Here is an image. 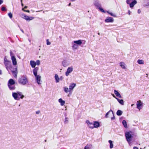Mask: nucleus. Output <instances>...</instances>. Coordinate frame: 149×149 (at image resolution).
Returning <instances> with one entry per match:
<instances>
[{
  "instance_id": "obj_15",
  "label": "nucleus",
  "mask_w": 149,
  "mask_h": 149,
  "mask_svg": "<svg viewBox=\"0 0 149 149\" xmlns=\"http://www.w3.org/2000/svg\"><path fill=\"white\" fill-rule=\"evenodd\" d=\"M137 1L136 0H134L129 4L131 8H132L136 4Z\"/></svg>"
},
{
  "instance_id": "obj_27",
  "label": "nucleus",
  "mask_w": 149,
  "mask_h": 149,
  "mask_svg": "<svg viewBox=\"0 0 149 149\" xmlns=\"http://www.w3.org/2000/svg\"><path fill=\"white\" fill-rule=\"evenodd\" d=\"M74 42L78 45H80L82 44V42L81 40H78L74 41Z\"/></svg>"
},
{
  "instance_id": "obj_48",
  "label": "nucleus",
  "mask_w": 149,
  "mask_h": 149,
  "mask_svg": "<svg viewBox=\"0 0 149 149\" xmlns=\"http://www.w3.org/2000/svg\"><path fill=\"white\" fill-rule=\"evenodd\" d=\"M141 13V10L140 9H138V13L139 14L140 13Z\"/></svg>"
},
{
  "instance_id": "obj_28",
  "label": "nucleus",
  "mask_w": 149,
  "mask_h": 149,
  "mask_svg": "<svg viewBox=\"0 0 149 149\" xmlns=\"http://www.w3.org/2000/svg\"><path fill=\"white\" fill-rule=\"evenodd\" d=\"M109 142L110 143V148L111 149L113 148V142L112 141L109 140Z\"/></svg>"
},
{
  "instance_id": "obj_45",
  "label": "nucleus",
  "mask_w": 149,
  "mask_h": 149,
  "mask_svg": "<svg viewBox=\"0 0 149 149\" xmlns=\"http://www.w3.org/2000/svg\"><path fill=\"white\" fill-rule=\"evenodd\" d=\"M22 10H23L24 11H25V12H28V13H29L30 12L29 10H24V8H22Z\"/></svg>"
},
{
  "instance_id": "obj_59",
  "label": "nucleus",
  "mask_w": 149,
  "mask_h": 149,
  "mask_svg": "<svg viewBox=\"0 0 149 149\" xmlns=\"http://www.w3.org/2000/svg\"><path fill=\"white\" fill-rule=\"evenodd\" d=\"M72 1H75L76 0H70Z\"/></svg>"
},
{
  "instance_id": "obj_56",
  "label": "nucleus",
  "mask_w": 149,
  "mask_h": 149,
  "mask_svg": "<svg viewBox=\"0 0 149 149\" xmlns=\"http://www.w3.org/2000/svg\"><path fill=\"white\" fill-rule=\"evenodd\" d=\"M107 12L108 13V14H109V13H111L110 12H109L108 11H107Z\"/></svg>"
},
{
  "instance_id": "obj_29",
  "label": "nucleus",
  "mask_w": 149,
  "mask_h": 149,
  "mask_svg": "<svg viewBox=\"0 0 149 149\" xmlns=\"http://www.w3.org/2000/svg\"><path fill=\"white\" fill-rule=\"evenodd\" d=\"M63 89L64 91L66 93H68V92H70V91L69 89V88H68L67 87H63Z\"/></svg>"
},
{
  "instance_id": "obj_37",
  "label": "nucleus",
  "mask_w": 149,
  "mask_h": 149,
  "mask_svg": "<svg viewBox=\"0 0 149 149\" xmlns=\"http://www.w3.org/2000/svg\"><path fill=\"white\" fill-rule=\"evenodd\" d=\"M9 61H9L8 60V59H7V58L6 57H5L4 58V62H3L4 64L5 63H6L8 62Z\"/></svg>"
},
{
  "instance_id": "obj_23",
  "label": "nucleus",
  "mask_w": 149,
  "mask_h": 149,
  "mask_svg": "<svg viewBox=\"0 0 149 149\" xmlns=\"http://www.w3.org/2000/svg\"><path fill=\"white\" fill-rule=\"evenodd\" d=\"M54 78L56 83H58L59 81V78L57 74H55L54 76Z\"/></svg>"
},
{
  "instance_id": "obj_5",
  "label": "nucleus",
  "mask_w": 149,
  "mask_h": 149,
  "mask_svg": "<svg viewBox=\"0 0 149 149\" xmlns=\"http://www.w3.org/2000/svg\"><path fill=\"white\" fill-rule=\"evenodd\" d=\"M20 16L21 17L28 21L31 20L33 19V17H29L28 16L26 15L23 13L21 14Z\"/></svg>"
},
{
  "instance_id": "obj_8",
  "label": "nucleus",
  "mask_w": 149,
  "mask_h": 149,
  "mask_svg": "<svg viewBox=\"0 0 149 149\" xmlns=\"http://www.w3.org/2000/svg\"><path fill=\"white\" fill-rule=\"evenodd\" d=\"M110 113H111V114L113 116V117H111V120H112L115 119V118L113 111L112 110L110 109L108 112L106 113L105 115V117L107 118L109 117L108 115Z\"/></svg>"
},
{
  "instance_id": "obj_7",
  "label": "nucleus",
  "mask_w": 149,
  "mask_h": 149,
  "mask_svg": "<svg viewBox=\"0 0 149 149\" xmlns=\"http://www.w3.org/2000/svg\"><path fill=\"white\" fill-rule=\"evenodd\" d=\"M93 3L96 8H97L100 6H101V4L98 0H94Z\"/></svg>"
},
{
  "instance_id": "obj_63",
  "label": "nucleus",
  "mask_w": 149,
  "mask_h": 149,
  "mask_svg": "<svg viewBox=\"0 0 149 149\" xmlns=\"http://www.w3.org/2000/svg\"><path fill=\"white\" fill-rule=\"evenodd\" d=\"M21 2H22V0H21Z\"/></svg>"
},
{
  "instance_id": "obj_36",
  "label": "nucleus",
  "mask_w": 149,
  "mask_h": 149,
  "mask_svg": "<svg viewBox=\"0 0 149 149\" xmlns=\"http://www.w3.org/2000/svg\"><path fill=\"white\" fill-rule=\"evenodd\" d=\"M10 54L11 58H12L13 57H15V56H14V54L11 50H10Z\"/></svg>"
},
{
  "instance_id": "obj_2",
  "label": "nucleus",
  "mask_w": 149,
  "mask_h": 149,
  "mask_svg": "<svg viewBox=\"0 0 149 149\" xmlns=\"http://www.w3.org/2000/svg\"><path fill=\"white\" fill-rule=\"evenodd\" d=\"M18 81L21 85L24 86L28 83L29 79L26 75H23L19 78Z\"/></svg>"
},
{
  "instance_id": "obj_22",
  "label": "nucleus",
  "mask_w": 149,
  "mask_h": 149,
  "mask_svg": "<svg viewBox=\"0 0 149 149\" xmlns=\"http://www.w3.org/2000/svg\"><path fill=\"white\" fill-rule=\"evenodd\" d=\"M30 63V65L32 68H34L35 67L36 65V63L35 61H31Z\"/></svg>"
},
{
  "instance_id": "obj_51",
  "label": "nucleus",
  "mask_w": 149,
  "mask_h": 149,
  "mask_svg": "<svg viewBox=\"0 0 149 149\" xmlns=\"http://www.w3.org/2000/svg\"><path fill=\"white\" fill-rule=\"evenodd\" d=\"M40 113V111H38L36 112V113L37 114H38Z\"/></svg>"
},
{
  "instance_id": "obj_26",
  "label": "nucleus",
  "mask_w": 149,
  "mask_h": 149,
  "mask_svg": "<svg viewBox=\"0 0 149 149\" xmlns=\"http://www.w3.org/2000/svg\"><path fill=\"white\" fill-rule=\"evenodd\" d=\"M93 125L94 126V128H97L99 127L100 124L98 122H94L93 123Z\"/></svg>"
},
{
  "instance_id": "obj_31",
  "label": "nucleus",
  "mask_w": 149,
  "mask_h": 149,
  "mask_svg": "<svg viewBox=\"0 0 149 149\" xmlns=\"http://www.w3.org/2000/svg\"><path fill=\"white\" fill-rule=\"evenodd\" d=\"M137 63L140 64H143L144 63V61L142 60L139 59L137 61Z\"/></svg>"
},
{
  "instance_id": "obj_41",
  "label": "nucleus",
  "mask_w": 149,
  "mask_h": 149,
  "mask_svg": "<svg viewBox=\"0 0 149 149\" xmlns=\"http://www.w3.org/2000/svg\"><path fill=\"white\" fill-rule=\"evenodd\" d=\"M8 15L9 17H10V18H11L12 17V14L11 13H8Z\"/></svg>"
},
{
  "instance_id": "obj_32",
  "label": "nucleus",
  "mask_w": 149,
  "mask_h": 149,
  "mask_svg": "<svg viewBox=\"0 0 149 149\" xmlns=\"http://www.w3.org/2000/svg\"><path fill=\"white\" fill-rule=\"evenodd\" d=\"M122 124L123 125H124V127H125L126 128H127V122L125 120H123V121Z\"/></svg>"
},
{
  "instance_id": "obj_11",
  "label": "nucleus",
  "mask_w": 149,
  "mask_h": 149,
  "mask_svg": "<svg viewBox=\"0 0 149 149\" xmlns=\"http://www.w3.org/2000/svg\"><path fill=\"white\" fill-rule=\"evenodd\" d=\"M76 86V84L74 83H71L69 86V89L70 91H72L74 88Z\"/></svg>"
},
{
  "instance_id": "obj_33",
  "label": "nucleus",
  "mask_w": 149,
  "mask_h": 149,
  "mask_svg": "<svg viewBox=\"0 0 149 149\" xmlns=\"http://www.w3.org/2000/svg\"><path fill=\"white\" fill-rule=\"evenodd\" d=\"M72 47L73 49H76L78 48V46L77 44H74L73 45Z\"/></svg>"
},
{
  "instance_id": "obj_3",
  "label": "nucleus",
  "mask_w": 149,
  "mask_h": 149,
  "mask_svg": "<svg viewBox=\"0 0 149 149\" xmlns=\"http://www.w3.org/2000/svg\"><path fill=\"white\" fill-rule=\"evenodd\" d=\"M12 96L15 100H19L20 98L23 99L24 97V96L20 92L13 93Z\"/></svg>"
},
{
  "instance_id": "obj_19",
  "label": "nucleus",
  "mask_w": 149,
  "mask_h": 149,
  "mask_svg": "<svg viewBox=\"0 0 149 149\" xmlns=\"http://www.w3.org/2000/svg\"><path fill=\"white\" fill-rule=\"evenodd\" d=\"M114 92L115 94L116 95V96L119 97L120 98H122V96L120 94V93L116 90H114Z\"/></svg>"
},
{
  "instance_id": "obj_1",
  "label": "nucleus",
  "mask_w": 149,
  "mask_h": 149,
  "mask_svg": "<svg viewBox=\"0 0 149 149\" xmlns=\"http://www.w3.org/2000/svg\"><path fill=\"white\" fill-rule=\"evenodd\" d=\"M6 70L9 73L10 70L15 78H16L18 73L17 71V66H15V68L13 67L10 61L4 63Z\"/></svg>"
},
{
  "instance_id": "obj_20",
  "label": "nucleus",
  "mask_w": 149,
  "mask_h": 149,
  "mask_svg": "<svg viewBox=\"0 0 149 149\" xmlns=\"http://www.w3.org/2000/svg\"><path fill=\"white\" fill-rule=\"evenodd\" d=\"M9 89L11 90H13L15 88V85H8Z\"/></svg>"
},
{
  "instance_id": "obj_52",
  "label": "nucleus",
  "mask_w": 149,
  "mask_h": 149,
  "mask_svg": "<svg viewBox=\"0 0 149 149\" xmlns=\"http://www.w3.org/2000/svg\"><path fill=\"white\" fill-rule=\"evenodd\" d=\"M134 149H138V148L136 147H134L133 148Z\"/></svg>"
},
{
  "instance_id": "obj_54",
  "label": "nucleus",
  "mask_w": 149,
  "mask_h": 149,
  "mask_svg": "<svg viewBox=\"0 0 149 149\" xmlns=\"http://www.w3.org/2000/svg\"><path fill=\"white\" fill-rule=\"evenodd\" d=\"M21 31H22L23 33H24V31L22 29H20Z\"/></svg>"
},
{
  "instance_id": "obj_10",
  "label": "nucleus",
  "mask_w": 149,
  "mask_h": 149,
  "mask_svg": "<svg viewBox=\"0 0 149 149\" xmlns=\"http://www.w3.org/2000/svg\"><path fill=\"white\" fill-rule=\"evenodd\" d=\"M36 77V81L37 82L38 84H41V76L39 75H36L35 76Z\"/></svg>"
},
{
  "instance_id": "obj_13",
  "label": "nucleus",
  "mask_w": 149,
  "mask_h": 149,
  "mask_svg": "<svg viewBox=\"0 0 149 149\" xmlns=\"http://www.w3.org/2000/svg\"><path fill=\"white\" fill-rule=\"evenodd\" d=\"M113 18L111 17H107L105 20V22H113Z\"/></svg>"
},
{
  "instance_id": "obj_18",
  "label": "nucleus",
  "mask_w": 149,
  "mask_h": 149,
  "mask_svg": "<svg viewBox=\"0 0 149 149\" xmlns=\"http://www.w3.org/2000/svg\"><path fill=\"white\" fill-rule=\"evenodd\" d=\"M15 82L12 79H10L8 81V85H15Z\"/></svg>"
},
{
  "instance_id": "obj_6",
  "label": "nucleus",
  "mask_w": 149,
  "mask_h": 149,
  "mask_svg": "<svg viewBox=\"0 0 149 149\" xmlns=\"http://www.w3.org/2000/svg\"><path fill=\"white\" fill-rule=\"evenodd\" d=\"M73 67L72 66L69 67L67 70L65 72V75L66 76H68L70 75V74L71 73L73 70Z\"/></svg>"
},
{
  "instance_id": "obj_12",
  "label": "nucleus",
  "mask_w": 149,
  "mask_h": 149,
  "mask_svg": "<svg viewBox=\"0 0 149 149\" xmlns=\"http://www.w3.org/2000/svg\"><path fill=\"white\" fill-rule=\"evenodd\" d=\"M142 104L143 103L141 102V101L139 100L137 102L136 104L137 108L139 110H140L141 109V108L140 107L142 106Z\"/></svg>"
},
{
  "instance_id": "obj_25",
  "label": "nucleus",
  "mask_w": 149,
  "mask_h": 149,
  "mask_svg": "<svg viewBox=\"0 0 149 149\" xmlns=\"http://www.w3.org/2000/svg\"><path fill=\"white\" fill-rule=\"evenodd\" d=\"M38 70V67L35 68L33 70V72L34 76H36L37 75V71Z\"/></svg>"
},
{
  "instance_id": "obj_53",
  "label": "nucleus",
  "mask_w": 149,
  "mask_h": 149,
  "mask_svg": "<svg viewBox=\"0 0 149 149\" xmlns=\"http://www.w3.org/2000/svg\"><path fill=\"white\" fill-rule=\"evenodd\" d=\"M2 74V71H1V70H0V74L1 75Z\"/></svg>"
},
{
  "instance_id": "obj_24",
  "label": "nucleus",
  "mask_w": 149,
  "mask_h": 149,
  "mask_svg": "<svg viewBox=\"0 0 149 149\" xmlns=\"http://www.w3.org/2000/svg\"><path fill=\"white\" fill-rule=\"evenodd\" d=\"M58 102L60 103L61 105L62 106H63L65 104V101L63 100L61 98H60L58 100Z\"/></svg>"
},
{
  "instance_id": "obj_39",
  "label": "nucleus",
  "mask_w": 149,
  "mask_h": 149,
  "mask_svg": "<svg viewBox=\"0 0 149 149\" xmlns=\"http://www.w3.org/2000/svg\"><path fill=\"white\" fill-rule=\"evenodd\" d=\"M133 0H126V2L127 4H129Z\"/></svg>"
},
{
  "instance_id": "obj_61",
  "label": "nucleus",
  "mask_w": 149,
  "mask_h": 149,
  "mask_svg": "<svg viewBox=\"0 0 149 149\" xmlns=\"http://www.w3.org/2000/svg\"><path fill=\"white\" fill-rule=\"evenodd\" d=\"M98 34L99 35H100V34L99 33H98Z\"/></svg>"
},
{
  "instance_id": "obj_30",
  "label": "nucleus",
  "mask_w": 149,
  "mask_h": 149,
  "mask_svg": "<svg viewBox=\"0 0 149 149\" xmlns=\"http://www.w3.org/2000/svg\"><path fill=\"white\" fill-rule=\"evenodd\" d=\"M123 113V112L120 110H118L116 112V114L118 116H121Z\"/></svg>"
},
{
  "instance_id": "obj_35",
  "label": "nucleus",
  "mask_w": 149,
  "mask_h": 149,
  "mask_svg": "<svg viewBox=\"0 0 149 149\" xmlns=\"http://www.w3.org/2000/svg\"><path fill=\"white\" fill-rule=\"evenodd\" d=\"M98 8V9H99V10L101 11L102 12V13H105V11H104V9L101 7V6H100V7H99L98 8Z\"/></svg>"
},
{
  "instance_id": "obj_60",
  "label": "nucleus",
  "mask_w": 149,
  "mask_h": 149,
  "mask_svg": "<svg viewBox=\"0 0 149 149\" xmlns=\"http://www.w3.org/2000/svg\"><path fill=\"white\" fill-rule=\"evenodd\" d=\"M134 105V104H132V105H131V106H133V105Z\"/></svg>"
},
{
  "instance_id": "obj_34",
  "label": "nucleus",
  "mask_w": 149,
  "mask_h": 149,
  "mask_svg": "<svg viewBox=\"0 0 149 149\" xmlns=\"http://www.w3.org/2000/svg\"><path fill=\"white\" fill-rule=\"evenodd\" d=\"M120 65L122 68L124 69L125 68V65L124 62H120Z\"/></svg>"
},
{
  "instance_id": "obj_21",
  "label": "nucleus",
  "mask_w": 149,
  "mask_h": 149,
  "mask_svg": "<svg viewBox=\"0 0 149 149\" xmlns=\"http://www.w3.org/2000/svg\"><path fill=\"white\" fill-rule=\"evenodd\" d=\"M93 147L92 145L88 144L85 147L84 149H93Z\"/></svg>"
},
{
  "instance_id": "obj_38",
  "label": "nucleus",
  "mask_w": 149,
  "mask_h": 149,
  "mask_svg": "<svg viewBox=\"0 0 149 149\" xmlns=\"http://www.w3.org/2000/svg\"><path fill=\"white\" fill-rule=\"evenodd\" d=\"M68 118L67 117H65L64 122L65 124H67L68 123Z\"/></svg>"
},
{
  "instance_id": "obj_50",
  "label": "nucleus",
  "mask_w": 149,
  "mask_h": 149,
  "mask_svg": "<svg viewBox=\"0 0 149 149\" xmlns=\"http://www.w3.org/2000/svg\"><path fill=\"white\" fill-rule=\"evenodd\" d=\"M128 14L129 15L131 14V11L129 10H128Z\"/></svg>"
},
{
  "instance_id": "obj_57",
  "label": "nucleus",
  "mask_w": 149,
  "mask_h": 149,
  "mask_svg": "<svg viewBox=\"0 0 149 149\" xmlns=\"http://www.w3.org/2000/svg\"><path fill=\"white\" fill-rule=\"evenodd\" d=\"M21 3V5H22V6H24L23 4L22 3V2Z\"/></svg>"
},
{
  "instance_id": "obj_58",
  "label": "nucleus",
  "mask_w": 149,
  "mask_h": 149,
  "mask_svg": "<svg viewBox=\"0 0 149 149\" xmlns=\"http://www.w3.org/2000/svg\"><path fill=\"white\" fill-rule=\"evenodd\" d=\"M71 3H70L68 4V6H70L71 5Z\"/></svg>"
},
{
  "instance_id": "obj_4",
  "label": "nucleus",
  "mask_w": 149,
  "mask_h": 149,
  "mask_svg": "<svg viewBox=\"0 0 149 149\" xmlns=\"http://www.w3.org/2000/svg\"><path fill=\"white\" fill-rule=\"evenodd\" d=\"M125 136L128 142L130 143L132 140V135L130 132H127L125 133Z\"/></svg>"
},
{
  "instance_id": "obj_47",
  "label": "nucleus",
  "mask_w": 149,
  "mask_h": 149,
  "mask_svg": "<svg viewBox=\"0 0 149 149\" xmlns=\"http://www.w3.org/2000/svg\"><path fill=\"white\" fill-rule=\"evenodd\" d=\"M149 6V2L144 5L145 6Z\"/></svg>"
},
{
  "instance_id": "obj_40",
  "label": "nucleus",
  "mask_w": 149,
  "mask_h": 149,
  "mask_svg": "<svg viewBox=\"0 0 149 149\" xmlns=\"http://www.w3.org/2000/svg\"><path fill=\"white\" fill-rule=\"evenodd\" d=\"M36 63V65H39L40 64V62L39 60H37Z\"/></svg>"
},
{
  "instance_id": "obj_46",
  "label": "nucleus",
  "mask_w": 149,
  "mask_h": 149,
  "mask_svg": "<svg viewBox=\"0 0 149 149\" xmlns=\"http://www.w3.org/2000/svg\"><path fill=\"white\" fill-rule=\"evenodd\" d=\"M63 79V77L62 76H61L59 78V80H62Z\"/></svg>"
},
{
  "instance_id": "obj_43",
  "label": "nucleus",
  "mask_w": 149,
  "mask_h": 149,
  "mask_svg": "<svg viewBox=\"0 0 149 149\" xmlns=\"http://www.w3.org/2000/svg\"><path fill=\"white\" fill-rule=\"evenodd\" d=\"M51 44V42L49 41V40L47 39V45H49Z\"/></svg>"
},
{
  "instance_id": "obj_14",
  "label": "nucleus",
  "mask_w": 149,
  "mask_h": 149,
  "mask_svg": "<svg viewBox=\"0 0 149 149\" xmlns=\"http://www.w3.org/2000/svg\"><path fill=\"white\" fill-rule=\"evenodd\" d=\"M11 59L12 60V62L13 64L16 67V65H17V61L16 60V59L15 57H13L11 58Z\"/></svg>"
},
{
  "instance_id": "obj_44",
  "label": "nucleus",
  "mask_w": 149,
  "mask_h": 149,
  "mask_svg": "<svg viewBox=\"0 0 149 149\" xmlns=\"http://www.w3.org/2000/svg\"><path fill=\"white\" fill-rule=\"evenodd\" d=\"M1 10L2 11H5L6 10V9L5 7H3L1 8Z\"/></svg>"
},
{
  "instance_id": "obj_9",
  "label": "nucleus",
  "mask_w": 149,
  "mask_h": 149,
  "mask_svg": "<svg viewBox=\"0 0 149 149\" xmlns=\"http://www.w3.org/2000/svg\"><path fill=\"white\" fill-rule=\"evenodd\" d=\"M70 64V61L67 60H64L62 62V64L63 67H66Z\"/></svg>"
},
{
  "instance_id": "obj_55",
  "label": "nucleus",
  "mask_w": 149,
  "mask_h": 149,
  "mask_svg": "<svg viewBox=\"0 0 149 149\" xmlns=\"http://www.w3.org/2000/svg\"><path fill=\"white\" fill-rule=\"evenodd\" d=\"M27 8V6H25L24 7V8H25V9H26V8Z\"/></svg>"
},
{
  "instance_id": "obj_62",
  "label": "nucleus",
  "mask_w": 149,
  "mask_h": 149,
  "mask_svg": "<svg viewBox=\"0 0 149 149\" xmlns=\"http://www.w3.org/2000/svg\"><path fill=\"white\" fill-rule=\"evenodd\" d=\"M45 142H46L47 141V140H45Z\"/></svg>"
},
{
  "instance_id": "obj_49",
  "label": "nucleus",
  "mask_w": 149,
  "mask_h": 149,
  "mask_svg": "<svg viewBox=\"0 0 149 149\" xmlns=\"http://www.w3.org/2000/svg\"><path fill=\"white\" fill-rule=\"evenodd\" d=\"M3 2V0H0V5Z\"/></svg>"
},
{
  "instance_id": "obj_17",
  "label": "nucleus",
  "mask_w": 149,
  "mask_h": 149,
  "mask_svg": "<svg viewBox=\"0 0 149 149\" xmlns=\"http://www.w3.org/2000/svg\"><path fill=\"white\" fill-rule=\"evenodd\" d=\"M113 96L114 97H115L116 99H117V101L120 104H121V105H124V101L123 100H122V99L120 100V99H119L118 98L116 97L114 95H113Z\"/></svg>"
},
{
  "instance_id": "obj_16",
  "label": "nucleus",
  "mask_w": 149,
  "mask_h": 149,
  "mask_svg": "<svg viewBox=\"0 0 149 149\" xmlns=\"http://www.w3.org/2000/svg\"><path fill=\"white\" fill-rule=\"evenodd\" d=\"M86 123L88 124V125L90 128L92 129L94 128L93 124L90 123L88 120H87L86 121Z\"/></svg>"
},
{
  "instance_id": "obj_42",
  "label": "nucleus",
  "mask_w": 149,
  "mask_h": 149,
  "mask_svg": "<svg viewBox=\"0 0 149 149\" xmlns=\"http://www.w3.org/2000/svg\"><path fill=\"white\" fill-rule=\"evenodd\" d=\"M109 14L111 16H112L114 17H116V15L115 14L113 13H110Z\"/></svg>"
},
{
  "instance_id": "obj_64",
  "label": "nucleus",
  "mask_w": 149,
  "mask_h": 149,
  "mask_svg": "<svg viewBox=\"0 0 149 149\" xmlns=\"http://www.w3.org/2000/svg\"><path fill=\"white\" fill-rule=\"evenodd\" d=\"M65 116H66V115H65Z\"/></svg>"
}]
</instances>
